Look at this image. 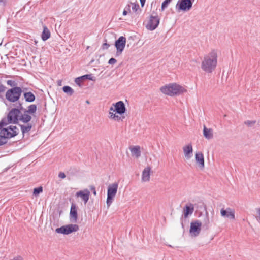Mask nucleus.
Wrapping results in <instances>:
<instances>
[{
	"mask_svg": "<svg viewBox=\"0 0 260 260\" xmlns=\"http://www.w3.org/2000/svg\"><path fill=\"white\" fill-rule=\"evenodd\" d=\"M31 119V116L26 112V110L22 108L20 110L17 108L12 109L8 113L7 119H3L0 122V128L9 123H17L20 121L27 123Z\"/></svg>",
	"mask_w": 260,
	"mask_h": 260,
	"instance_id": "nucleus-1",
	"label": "nucleus"
},
{
	"mask_svg": "<svg viewBox=\"0 0 260 260\" xmlns=\"http://www.w3.org/2000/svg\"><path fill=\"white\" fill-rule=\"evenodd\" d=\"M0 128V146L6 144L7 139L17 136L19 129L16 126H9L7 128Z\"/></svg>",
	"mask_w": 260,
	"mask_h": 260,
	"instance_id": "nucleus-3",
	"label": "nucleus"
},
{
	"mask_svg": "<svg viewBox=\"0 0 260 260\" xmlns=\"http://www.w3.org/2000/svg\"><path fill=\"white\" fill-rule=\"evenodd\" d=\"M130 6L132 7V11L135 13L140 9L139 5L138 4L131 3Z\"/></svg>",
	"mask_w": 260,
	"mask_h": 260,
	"instance_id": "nucleus-29",
	"label": "nucleus"
},
{
	"mask_svg": "<svg viewBox=\"0 0 260 260\" xmlns=\"http://www.w3.org/2000/svg\"><path fill=\"white\" fill-rule=\"evenodd\" d=\"M192 3L191 0H181L178 2L176 7L179 10L186 11L191 8Z\"/></svg>",
	"mask_w": 260,
	"mask_h": 260,
	"instance_id": "nucleus-11",
	"label": "nucleus"
},
{
	"mask_svg": "<svg viewBox=\"0 0 260 260\" xmlns=\"http://www.w3.org/2000/svg\"><path fill=\"white\" fill-rule=\"evenodd\" d=\"M126 44V38L121 36L115 41V46L116 48V55H120L123 52Z\"/></svg>",
	"mask_w": 260,
	"mask_h": 260,
	"instance_id": "nucleus-10",
	"label": "nucleus"
},
{
	"mask_svg": "<svg viewBox=\"0 0 260 260\" xmlns=\"http://www.w3.org/2000/svg\"><path fill=\"white\" fill-rule=\"evenodd\" d=\"M145 1L146 0H140V3H141V4L142 7L144 6V5L145 4Z\"/></svg>",
	"mask_w": 260,
	"mask_h": 260,
	"instance_id": "nucleus-45",
	"label": "nucleus"
},
{
	"mask_svg": "<svg viewBox=\"0 0 260 260\" xmlns=\"http://www.w3.org/2000/svg\"><path fill=\"white\" fill-rule=\"evenodd\" d=\"M124 117H121L120 116L116 115L113 118V120H114L115 121H119L120 120H122V119L124 118Z\"/></svg>",
	"mask_w": 260,
	"mask_h": 260,
	"instance_id": "nucleus-34",
	"label": "nucleus"
},
{
	"mask_svg": "<svg viewBox=\"0 0 260 260\" xmlns=\"http://www.w3.org/2000/svg\"><path fill=\"white\" fill-rule=\"evenodd\" d=\"M172 1V0H165L163 2L161 5V9L162 10L165 9L167 7L169 3Z\"/></svg>",
	"mask_w": 260,
	"mask_h": 260,
	"instance_id": "nucleus-31",
	"label": "nucleus"
},
{
	"mask_svg": "<svg viewBox=\"0 0 260 260\" xmlns=\"http://www.w3.org/2000/svg\"><path fill=\"white\" fill-rule=\"evenodd\" d=\"M118 186V185L117 183H114L110 184L108 187L107 198L106 201V204L108 208L112 203L114 198L116 194Z\"/></svg>",
	"mask_w": 260,
	"mask_h": 260,
	"instance_id": "nucleus-6",
	"label": "nucleus"
},
{
	"mask_svg": "<svg viewBox=\"0 0 260 260\" xmlns=\"http://www.w3.org/2000/svg\"><path fill=\"white\" fill-rule=\"evenodd\" d=\"M24 96L26 102H32L35 100V96L31 92L24 93Z\"/></svg>",
	"mask_w": 260,
	"mask_h": 260,
	"instance_id": "nucleus-23",
	"label": "nucleus"
},
{
	"mask_svg": "<svg viewBox=\"0 0 260 260\" xmlns=\"http://www.w3.org/2000/svg\"><path fill=\"white\" fill-rule=\"evenodd\" d=\"M257 212V216H256V219L258 222H260V207L256 209Z\"/></svg>",
	"mask_w": 260,
	"mask_h": 260,
	"instance_id": "nucleus-38",
	"label": "nucleus"
},
{
	"mask_svg": "<svg viewBox=\"0 0 260 260\" xmlns=\"http://www.w3.org/2000/svg\"><path fill=\"white\" fill-rule=\"evenodd\" d=\"M202 223L199 220H196L190 223L189 233L191 236L197 237L201 231Z\"/></svg>",
	"mask_w": 260,
	"mask_h": 260,
	"instance_id": "nucleus-8",
	"label": "nucleus"
},
{
	"mask_svg": "<svg viewBox=\"0 0 260 260\" xmlns=\"http://www.w3.org/2000/svg\"><path fill=\"white\" fill-rule=\"evenodd\" d=\"M114 107V110L117 114L121 115L124 114L126 111V108L124 103L122 101H119L115 104H113Z\"/></svg>",
	"mask_w": 260,
	"mask_h": 260,
	"instance_id": "nucleus-14",
	"label": "nucleus"
},
{
	"mask_svg": "<svg viewBox=\"0 0 260 260\" xmlns=\"http://www.w3.org/2000/svg\"><path fill=\"white\" fill-rule=\"evenodd\" d=\"M217 63V53L213 50L204 56L201 68L207 73H211L215 69Z\"/></svg>",
	"mask_w": 260,
	"mask_h": 260,
	"instance_id": "nucleus-2",
	"label": "nucleus"
},
{
	"mask_svg": "<svg viewBox=\"0 0 260 260\" xmlns=\"http://www.w3.org/2000/svg\"><path fill=\"white\" fill-rule=\"evenodd\" d=\"M37 110V106L36 105L32 104L30 105L28 107V109L26 110V112H27L28 114H32L36 112Z\"/></svg>",
	"mask_w": 260,
	"mask_h": 260,
	"instance_id": "nucleus-26",
	"label": "nucleus"
},
{
	"mask_svg": "<svg viewBox=\"0 0 260 260\" xmlns=\"http://www.w3.org/2000/svg\"><path fill=\"white\" fill-rule=\"evenodd\" d=\"M50 37V32L46 26L43 27V31L41 35L42 39L43 41H46Z\"/></svg>",
	"mask_w": 260,
	"mask_h": 260,
	"instance_id": "nucleus-22",
	"label": "nucleus"
},
{
	"mask_svg": "<svg viewBox=\"0 0 260 260\" xmlns=\"http://www.w3.org/2000/svg\"><path fill=\"white\" fill-rule=\"evenodd\" d=\"M159 20L160 19L158 16H150L146 25V28L151 31L154 30L157 27L159 23Z\"/></svg>",
	"mask_w": 260,
	"mask_h": 260,
	"instance_id": "nucleus-9",
	"label": "nucleus"
},
{
	"mask_svg": "<svg viewBox=\"0 0 260 260\" xmlns=\"http://www.w3.org/2000/svg\"><path fill=\"white\" fill-rule=\"evenodd\" d=\"M255 121L247 120L244 122V123L249 127H252L255 124Z\"/></svg>",
	"mask_w": 260,
	"mask_h": 260,
	"instance_id": "nucleus-32",
	"label": "nucleus"
},
{
	"mask_svg": "<svg viewBox=\"0 0 260 260\" xmlns=\"http://www.w3.org/2000/svg\"><path fill=\"white\" fill-rule=\"evenodd\" d=\"M194 1H195V0H191V1H192V2H194Z\"/></svg>",
	"mask_w": 260,
	"mask_h": 260,
	"instance_id": "nucleus-47",
	"label": "nucleus"
},
{
	"mask_svg": "<svg viewBox=\"0 0 260 260\" xmlns=\"http://www.w3.org/2000/svg\"><path fill=\"white\" fill-rule=\"evenodd\" d=\"M80 78H82L83 80L85 79H89L92 81L95 80V78L92 76V74H87L80 77Z\"/></svg>",
	"mask_w": 260,
	"mask_h": 260,
	"instance_id": "nucleus-28",
	"label": "nucleus"
},
{
	"mask_svg": "<svg viewBox=\"0 0 260 260\" xmlns=\"http://www.w3.org/2000/svg\"><path fill=\"white\" fill-rule=\"evenodd\" d=\"M79 230V226L77 224H68L57 228L55 232L57 233L68 235Z\"/></svg>",
	"mask_w": 260,
	"mask_h": 260,
	"instance_id": "nucleus-7",
	"label": "nucleus"
},
{
	"mask_svg": "<svg viewBox=\"0 0 260 260\" xmlns=\"http://www.w3.org/2000/svg\"><path fill=\"white\" fill-rule=\"evenodd\" d=\"M194 205L191 203L187 204L183 208V216L186 218L188 216L191 215L194 211Z\"/></svg>",
	"mask_w": 260,
	"mask_h": 260,
	"instance_id": "nucleus-17",
	"label": "nucleus"
},
{
	"mask_svg": "<svg viewBox=\"0 0 260 260\" xmlns=\"http://www.w3.org/2000/svg\"><path fill=\"white\" fill-rule=\"evenodd\" d=\"M76 196L77 197H80L84 201V204H86L89 200L90 191L87 189L83 190H80L76 192Z\"/></svg>",
	"mask_w": 260,
	"mask_h": 260,
	"instance_id": "nucleus-13",
	"label": "nucleus"
},
{
	"mask_svg": "<svg viewBox=\"0 0 260 260\" xmlns=\"http://www.w3.org/2000/svg\"><path fill=\"white\" fill-rule=\"evenodd\" d=\"M86 103H87V104H89V101H86Z\"/></svg>",
	"mask_w": 260,
	"mask_h": 260,
	"instance_id": "nucleus-46",
	"label": "nucleus"
},
{
	"mask_svg": "<svg viewBox=\"0 0 260 260\" xmlns=\"http://www.w3.org/2000/svg\"><path fill=\"white\" fill-rule=\"evenodd\" d=\"M151 168L149 166L146 167L142 172V181L148 182L150 180Z\"/></svg>",
	"mask_w": 260,
	"mask_h": 260,
	"instance_id": "nucleus-20",
	"label": "nucleus"
},
{
	"mask_svg": "<svg viewBox=\"0 0 260 260\" xmlns=\"http://www.w3.org/2000/svg\"><path fill=\"white\" fill-rule=\"evenodd\" d=\"M160 91L164 94L174 96L183 93L185 90L179 85L176 83H171L161 87Z\"/></svg>",
	"mask_w": 260,
	"mask_h": 260,
	"instance_id": "nucleus-4",
	"label": "nucleus"
},
{
	"mask_svg": "<svg viewBox=\"0 0 260 260\" xmlns=\"http://www.w3.org/2000/svg\"><path fill=\"white\" fill-rule=\"evenodd\" d=\"M203 135L207 139H211L213 138V131L211 128H207L205 125L204 126Z\"/></svg>",
	"mask_w": 260,
	"mask_h": 260,
	"instance_id": "nucleus-21",
	"label": "nucleus"
},
{
	"mask_svg": "<svg viewBox=\"0 0 260 260\" xmlns=\"http://www.w3.org/2000/svg\"><path fill=\"white\" fill-rule=\"evenodd\" d=\"M117 62L116 60L114 58H110L108 61V63L110 64H115Z\"/></svg>",
	"mask_w": 260,
	"mask_h": 260,
	"instance_id": "nucleus-35",
	"label": "nucleus"
},
{
	"mask_svg": "<svg viewBox=\"0 0 260 260\" xmlns=\"http://www.w3.org/2000/svg\"><path fill=\"white\" fill-rule=\"evenodd\" d=\"M221 216L223 217L229 218L231 219L234 220L235 219V211L230 208H227L226 209L223 208L220 210Z\"/></svg>",
	"mask_w": 260,
	"mask_h": 260,
	"instance_id": "nucleus-12",
	"label": "nucleus"
},
{
	"mask_svg": "<svg viewBox=\"0 0 260 260\" xmlns=\"http://www.w3.org/2000/svg\"><path fill=\"white\" fill-rule=\"evenodd\" d=\"M130 5H128L125 8V9L124 10L123 12V15H126L127 14V11L126 10V9H127L128 10H130Z\"/></svg>",
	"mask_w": 260,
	"mask_h": 260,
	"instance_id": "nucleus-36",
	"label": "nucleus"
},
{
	"mask_svg": "<svg viewBox=\"0 0 260 260\" xmlns=\"http://www.w3.org/2000/svg\"><path fill=\"white\" fill-rule=\"evenodd\" d=\"M109 111H111V112H116V110H114V107H111L110 108V109H109Z\"/></svg>",
	"mask_w": 260,
	"mask_h": 260,
	"instance_id": "nucleus-44",
	"label": "nucleus"
},
{
	"mask_svg": "<svg viewBox=\"0 0 260 260\" xmlns=\"http://www.w3.org/2000/svg\"><path fill=\"white\" fill-rule=\"evenodd\" d=\"M210 220L209 217L208 213L206 212L205 217L203 220V226L205 227L206 229H208L209 228Z\"/></svg>",
	"mask_w": 260,
	"mask_h": 260,
	"instance_id": "nucleus-25",
	"label": "nucleus"
},
{
	"mask_svg": "<svg viewBox=\"0 0 260 260\" xmlns=\"http://www.w3.org/2000/svg\"><path fill=\"white\" fill-rule=\"evenodd\" d=\"M43 191V188L42 187L40 186L39 187L35 188L34 189L33 194L35 196H37L40 193L42 192Z\"/></svg>",
	"mask_w": 260,
	"mask_h": 260,
	"instance_id": "nucleus-30",
	"label": "nucleus"
},
{
	"mask_svg": "<svg viewBox=\"0 0 260 260\" xmlns=\"http://www.w3.org/2000/svg\"><path fill=\"white\" fill-rule=\"evenodd\" d=\"M115 112L109 111V118L111 119H113L114 116L116 115V114L114 113Z\"/></svg>",
	"mask_w": 260,
	"mask_h": 260,
	"instance_id": "nucleus-39",
	"label": "nucleus"
},
{
	"mask_svg": "<svg viewBox=\"0 0 260 260\" xmlns=\"http://www.w3.org/2000/svg\"><path fill=\"white\" fill-rule=\"evenodd\" d=\"M109 47V45L106 43H104L103 45V49H107Z\"/></svg>",
	"mask_w": 260,
	"mask_h": 260,
	"instance_id": "nucleus-43",
	"label": "nucleus"
},
{
	"mask_svg": "<svg viewBox=\"0 0 260 260\" xmlns=\"http://www.w3.org/2000/svg\"><path fill=\"white\" fill-rule=\"evenodd\" d=\"M58 177L61 179H64L66 177V175L63 172H60L58 174Z\"/></svg>",
	"mask_w": 260,
	"mask_h": 260,
	"instance_id": "nucleus-41",
	"label": "nucleus"
},
{
	"mask_svg": "<svg viewBox=\"0 0 260 260\" xmlns=\"http://www.w3.org/2000/svg\"><path fill=\"white\" fill-rule=\"evenodd\" d=\"M22 90L20 87H14L7 91L6 99L9 102L14 103L17 102L20 98Z\"/></svg>",
	"mask_w": 260,
	"mask_h": 260,
	"instance_id": "nucleus-5",
	"label": "nucleus"
},
{
	"mask_svg": "<svg viewBox=\"0 0 260 260\" xmlns=\"http://www.w3.org/2000/svg\"><path fill=\"white\" fill-rule=\"evenodd\" d=\"M62 89H63V91L65 93L68 94L70 95H72L74 93L73 89L71 87H70V86H64L63 87Z\"/></svg>",
	"mask_w": 260,
	"mask_h": 260,
	"instance_id": "nucleus-27",
	"label": "nucleus"
},
{
	"mask_svg": "<svg viewBox=\"0 0 260 260\" xmlns=\"http://www.w3.org/2000/svg\"><path fill=\"white\" fill-rule=\"evenodd\" d=\"M90 189L93 192V194L96 196V191L95 187L93 186H90Z\"/></svg>",
	"mask_w": 260,
	"mask_h": 260,
	"instance_id": "nucleus-42",
	"label": "nucleus"
},
{
	"mask_svg": "<svg viewBox=\"0 0 260 260\" xmlns=\"http://www.w3.org/2000/svg\"><path fill=\"white\" fill-rule=\"evenodd\" d=\"M82 80L83 79L82 78H80V77H79L76 78L75 81L77 84L80 85V83L82 82Z\"/></svg>",
	"mask_w": 260,
	"mask_h": 260,
	"instance_id": "nucleus-37",
	"label": "nucleus"
},
{
	"mask_svg": "<svg viewBox=\"0 0 260 260\" xmlns=\"http://www.w3.org/2000/svg\"><path fill=\"white\" fill-rule=\"evenodd\" d=\"M20 127L22 133L24 134L29 132L31 130L32 124L27 123L26 125H20Z\"/></svg>",
	"mask_w": 260,
	"mask_h": 260,
	"instance_id": "nucleus-24",
	"label": "nucleus"
},
{
	"mask_svg": "<svg viewBox=\"0 0 260 260\" xmlns=\"http://www.w3.org/2000/svg\"><path fill=\"white\" fill-rule=\"evenodd\" d=\"M195 160L199 168L203 169L205 167L204 158L201 152H198L195 154Z\"/></svg>",
	"mask_w": 260,
	"mask_h": 260,
	"instance_id": "nucleus-16",
	"label": "nucleus"
},
{
	"mask_svg": "<svg viewBox=\"0 0 260 260\" xmlns=\"http://www.w3.org/2000/svg\"><path fill=\"white\" fill-rule=\"evenodd\" d=\"M70 216V220L72 222H77L78 219L77 210L76 205L74 203H72L71 205Z\"/></svg>",
	"mask_w": 260,
	"mask_h": 260,
	"instance_id": "nucleus-18",
	"label": "nucleus"
},
{
	"mask_svg": "<svg viewBox=\"0 0 260 260\" xmlns=\"http://www.w3.org/2000/svg\"><path fill=\"white\" fill-rule=\"evenodd\" d=\"M6 87L3 85H0V93L4 92L6 90Z\"/></svg>",
	"mask_w": 260,
	"mask_h": 260,
	"instance_id": "nucleus-40",
	"label": "nucleus"
},
{
	"mask_svg": "<svg viewBox=\"0 0 260 260\" xmlns=\"http://www.w3.org/2000/svg\"><path fill=\"white\" fill-rule=\"evenodd\" d=\"M129 149L132 157L138 159L141 156V151L140 146H131Z\"/></svg>",
	"mask_w": 260,
	"mask_h": 260,
	"instance_id": "nucleus-15",
	"label": "nucleus"
},
{
	"mask_svg": "<svg viewBox=\"0 0 260 260\" xmlns=\"http://www.w3.org/2000/svg\"><path fill=\"white\" fill-rule=\"evenodd\" d=\"M184 156L186 159H189L192 155L193 149L191 144L183 147Z\"/></svg>",
	"mask_w": 260,
	"mask_h": 260,
	"instance_id": "nucleus-19",
	"label": "nucleus"
},
{
	"mask_svg": "<svg viewBox=\"0 0 260 260\" xmlns=\"http://www.w3.org/2000/svg\"><path fill=\"white\" fill-rule=\"evenodd\" d=\"M7 83L8 85H10V86L14 87H15V86L17 84V83L14 81L11 80H8Z\"/></svg>",
	"mask_w": 260,
	"mask_h": 260,
	"instance_id": "nucleus-33",
	"label": "nucleus"
}]
</instances>
